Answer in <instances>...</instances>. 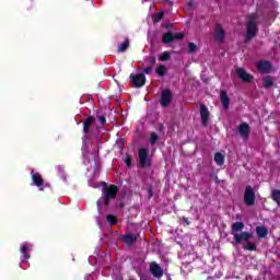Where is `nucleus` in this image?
Masks as SVG:
<instances>
[{
    "label": "nucleus",
    "instance_id": "f257e3e1",
    "mask_svg": "<svg viewBox=\"0 0 280 280\" xmlns=\"http://www.w3.org/2000/svg\"><path fill=\"white\" fill-rule=\"evenodd\" d=\"M117 186L110 185L108 188H105L104 198L100 199L97 202L98 209H101L102 205H108L110 200L117 196Z\"/></svg>",
    "mask_w": 280,
    "mask_h": 280
},
{
    "label": "nucleus",
    "instance_id": "f03ea898",
    "mask_svg": "<svg viewBox=\"0 0 280 280\" xmlns=\"http://www.w3.org/2000/svg\"><path fill=\"white\" fill-rule=\"evenodd\" d=\"M257 34V14L249 15V21L247 24V40L254 38Z\"/></svg>",
    "mask_w": 280,
    "mask_h": 280
},
{
    "label": "nucleus",
    "instance_id": "7ed1b4c3",
    "mask_svg": "<svg viewBox=\"0 0 280 280\" xmlns=\"http://www.w3.org/2000/svg\"><path fill=\"white\" fill-rule=\"evenodd\" d=\"M244 202L248 207H253V205H255V189L250 186L245 188Z\"/></svg>",
    "mask_w": 280,
    "mask_h": 280
},
{
    "label": "nucleus",
    "instance_id": "20e7f679",
    "mask_svg": "<svg viewBox=\"0 0 280 280\" xmlns=\"http://www.w3.org/2000/svg\"><path fill=\"white\" fill-rule=\"evenodd\" d=\"M152 165V160L150 159V150L141 149V167H150Z\"/></svg>",
    "mask_w": 280,
    "mask_h": 280
},
{
    "label": "nucleus",
    "instance_id": "39448f33",
    "mask_svg": "<svg viewBox=\"0 0 280 280\" xmlns=\"http://www.w3.org/2000/svg\"><path fill=\"white\" fill-rule=\"evenodd\" d=\"M150 272L156 279H161V277H163V268L154 261L150 264Z\"/></svg>",
    "mask_w": 280,
    "mask_h": 280
},
{
    "label": "nucleus",
    "instance_id": "423d86ee",
    "mask_svg": "<svg viewBox=\"0 0 280 280\" xmlns=\"http://www.w3.org/2000/svg\"><path fill=\"white\" fill-rule=\"evenodd\" d=\"M253 237L252 232H241L238 234H234V240L236 244H242V242H248Z\"/></svg>",
    "mask_w": 280,
    "mask_h": 280
},
{
    "label": "nucleus",
    "instance_id": "0eeeda50",
    "mask_svg": "<svg viewBox=\"0 0 280 280\" xmlns=\"http://www.w3.org/2000/svg\"><path fill=\"white\" fill-rule=\"evenodd\" d=\"M171 102H172V92H170V90H164L162 92L161 105L164 108H166V106H170Z\"/></svg>",
    "mask_w": 280,
    "mask_h": 280
},
{
    "label": "nucleus",
    "instance_id": "6e6552de",
    "mask_svg": "<svg viewBox=\"0 0 280 280\" xmlns=\"http://www.w3.org/2000/svg\"><path fill=\"white\" fill-rule=\"evenodd\" d=\"M238 132L243 139H248V136L250 135V127L248 124L243 122L238 126Z\"/></svg>",
    "mask_w": 280,
    "mask_h": 280
},
{
    "label": "nucleus",
    "instance_id": "1a4fd4ad",
    "mask_svg": "<svg viewBox=\"0 0 280 280\" xmlns=\"http://www.w3.org/2000/svg\"><path fill=\"white\" fill-rule=\"evenodd\" d=\"M257 68L261 73H270L272 66L268 61H259Z\"/></svg>",
    "mask_w": 280,
    "mask_h": 280
},
{
    "label": "nucleus",
    "instance_id": "9d476101",
    "mask_svg": "<svg viewBox=\"0 0 280 280\" xmlns=\"http://www.w3.org/2000/svg\"><path fill=\"white\" fill-rule=\"evenodd\" d=\"M236 73L238 78L243 80V82H250L253 80V75L248 74V72H246V70H244L243 68H238L236 70Z\"/></svg>",
    "mask_w": 280,
    "mask_h": 280
},
{
    "label": "nucleus",
    "instance_id": "9b49d317",
    "mask_svg": "<svg viewBox=\"0 0 280 280\" xmlns=\"http://www.w3.org/2000/svg\"><path fill=\"white\" fill-rule=\"evenodd\" d=\"M200 116H201L202 125L207 126V124H209V108H207V106L201 105V107H200Z\"/></svg>",
    "mask_w": 280,
    "mask_h": 280
},
{
    "label": "nucleus",
    "instance_id": "f8f14e48",
    "mask_svg": "<svg viewBox=\"0 0 280 280\" xmlns=\"http://www.w3.org/2000/svg\"><path fill=\"white\" fill-rule=\"evenodd\" d=\"M121 240L124 244H126L127 246H132V244L137 242V235L126 233L125 235L121 236Z\"/></svg>",
    "mask_w": 280,
    "mask_h": 280
},
{
    "label": "nucleus",
    "instance_id": "ddd939ff",
    "mask_svg": "<svg viewBox=\"0 0 280 280\" xmlns=\"http://www.w3.org/2000/svg\"><path fill=\"white\" fill-rule=\"evenodd\" d=\"M20 250L22 253V261H27V259H30V245L27 243H23L20 247Z\"/></svg>",
    "mask_w": 280,
    "mask_h": 280
},
{
    "label": "nucleus",
    "instance_id": "4468645a",
    "mask_svg": "<svg viewBox=\"0 0 280 280\" xmlns=\"http://www.w3.org/2000/svg\"><path fill=\"white\" fill-rule=\"evenodd\" d=\"M214 36L217 40H220V42L224 40V38L226 37V34L224 33V28H222L221 25L215 26Z\"/></svg>",
    "mask_w": 280,
    "mask_h": 280
},
{
    "label": "nucleus",
    "instance_id": "2eb2a0df",
    "mask_svg": "<svg viewBox=\"0 0 280 280\" xmlns=\"http://www.w3.org/2000/svg\"><path fill=\"white\" fill-rule=\"evenodd\" d=\"M221 97V104L223 108L229 109L231 106V100H229V95L226 94V91H222L220 94Z\"/></svg>",
    "mask_w": 280,
    "mask_h": 280
},
{
    "label": "nucleus",
    "instance_id": "dca6fc26",
    "mask_svg": "<svg viewBox=\"0 0 280 280\" xmlns=\"http://www.w3.org/2000/svg\"><path fill=\"white\" fill-rule=\"evenodd\" d=\"M262 84L265 89H270V86L275 85V78L267 75L262 79Z\"/></svg>",
    "mask_w": 280,
    "mask_h": 280
},
{
    "label": "nucleus",
    "instance_id": "f3484780",
    "mask_svg": "<svg viewBox=\"0 0 280 280\" xmlns=\"http://www.w3.org/2000/svg\"><path fill=\"white\" fill-rule=\"evenodd\" d=\"M244 229V223L242 222H235L232 225V235L235 237V234H240V231Z\"/></svg>",
    "mask_w": 280,
    "mask_h": 280
},
{
    "label": "nucleus",
    "instance_id": "a211bd4d",
    "mask_svg": "<svg viewBox=\"0 0 280 280\" xmlns=\"http://www.w3.org/2000/svg\"><path fill=\"white\" fill-rule=\"evenodd\" d=\"M32 180L36 185V187H43V177L38 173H34L32 175Z\"/></svg>",
    "mask_w": 280,
    "mask_h": 280
},
{
    "label": "nucleus",
    "instance_id": "6ab92c4d",
    "mask_svg": "<svg viewBox=\"0 0 280 280\" xmlns=\"http://www.w3.org/2000/svg\"><path fill=\"white\" fill-rule=\"evenodd\" d=\"M256 233L258 235V237H267L268 236V229H266L265 226H257L256 228Z\"/></svg>",
    "mask_w": 280,
    "mask_h": 280
},
{
    "label": "nucleus",
    "instance_id": "aec40b11",
    "mask_svg": "<svg viewBox=\"0 0 280 280\" xmlns=\"http://www.w3.org/2000/svg\"><path fill=\"white\" fill-rule=\"evenodd\" d=\"M132 79V85L139 89L141 86V74L130 75Z\"/></svg>",
    "mask_w": 280,
    "mask_h": 280
},
{
    "label": "nucleus",
    "instance_id": "412c9836",
    "mask_svg": "<svg viewBox=\"0 0 280 280\" xmlns=\"http://www.w3.org/2000/svg\"><path fill=\"white\" fill-rule=\"evenodd\" d=\"M214 162L221 167V165H224V155L222 153H215Z\"/></svg>",
    "mask_w": 280,
    "mask_h": 280
},
{
    "label": "nucleus",
    "instance_id": "4be33fe9",
    "mask_svg": "<svg viewBox=\"0 0 280 280\" xmlns=\"http://www.w3.org/2000/svg\"><path fill=\"white\" fill-rule=\"evenodd\" d=\"M93 121H95V118H93V117H89L84 121V127H83L84 132H89V128H91V125L93 124Z\"/></svg>",
    "mask_w": 280,
    "mask_h": 280
},
{
    "label": "nucleus",
    "instance_id": "5701e85b",
    "mask_svg": "<svg viewBox=\"0 0 280 280\" xmlns=\"http://www.w3.org/2000/svg\"><path fill=\"white\" fill-rule=\"evenodd\" d=\"M163 43H172L174 40V34L173 33H165L162 37Z\"/></svg>",
    "mask_w": 280,
    "mask_h": 280
},
{
    "label": "nucleus",
    "instance_id": "b1692460",
    "mask_svg": "<svg viewBox=\"0 0 280 280\" xmlns=\"http://www.w3.org/2000/svg\"><path fill=\"white\" fill-rule=\"evenodd\" d=\"M272 200L277 202L278 207H280V190H273L271 194Z\"/></svg>",
    "mask_w": 280,
    "mask_h": 280
},
{
    "label": "nucleus",
    "instance_id": "393cba45",
    "mask_svg": "<svg viewBox=\"0 0 280 280\" xmlns=\"http://www.w3.org/2000/svg\"><path fill=\"white\" fill-rule=\"evenodd\" d=\"M129 45H130V44L128 43V40L122 42V43L118 46V51H120V52L126 51V50L128 49Z\"/></svg>",
    "mask_w": 280,
    "mask_h": 280
},
{
    "label": "nucleus",
    "instance_id": "a878e982",
    "mask_svg": "<svg viewBox=\"0 0 280 280\" xmlns=\"http://www.w3.org/2000/svg\"><path fill=\"white\" fill-rule=\"evenodd\" d=\"M188 51L189 54H196V51H198V46L194 43H188Z\"/></svg>",
    "mask_w": 280,
    "mask_h": 280
},
{
    "label": "nucleus",
    "instance_id": "bb28decb",
    "mask_svg": "<svg viewBox=\"0 0 280 280\" xmlns=\"http://www.w3.org/2000/svg\"><path fill=\"white\" fill-rule=\"evenodd\" d=\"M107 222H108V224H112V225L117 224V218L113 214H108L107 215Z\"/></svg>",
    "mask_w": 280,
    "mask_h": 280
},
{
    "label": "nucleus",
    "instance_id": "cd10ccee",
    "mask_svg": "<svg viewBox=\"0 0 280 280\" xmlns=\"http://www.w3.org/2000/svg\"><path fill=\"white\" fill-rule=\"evenodd\" d=\"M163 16H165V13H164V12H159V13H156V14L154 15L153 21H154L155 23H159V21H161V20L163 19Z\"/></svg>",
    "mask_w": 280,
    "mask_h": 280
},
{
    "label": "nucleus",
    "instance_id": "c85d7f7f",
    "mask_svg": "<svg viewBox=\"0 0 280 280\" xmlns=\"http://www.w3.org/2000/svg\"><path fill=\"white\" fill-rule=\"evenodd\" d=\"M171 56L168 51H164L160 55V60L165 61V60H170Z\"/></svg>",
    "mask_w": 280,
    "mask_h": 280
},
{
    "label": "nucleus",
    "instance_id": "c756f323",
    "mask_svg": "<svg viewBox=\"0 0 280 280\" xmlns=\"http://www.w3.org/2000/svg\"><path fill=\"white\" fill-rule=\"evenodd\" d=\"M165 71H167V69L165 68V66H160V67L156 69L158 75H165Z\"/></svg>",
    "mask_w": 280,
    "mask_h": 280
},
{
    "label": "nucleus",
    "instance_id": "7c9ffc66",
    "mask_svg": "<svg viewBox=\"0 0 280 280\" xmlns=\"http://www.w3.org/2000/svg\"><path fill=\"white\" fill-rule=\"evenodd\" d=\"M246 250H257V246L253 243H247L245 245Z\"/></svg>",
    "mask_w": 280,
    "mask_h": 280
},
{
    "label": "nucleus",
    "instance_id": "2f4dec72",
    "mask_svg": "<svg viewBox=\"0 0 280 280\" xmlns=\"http://www.w3.org/2000/svg\"><path fill=\"white\" fill-rule=\"evenodd\" d=\"M155 141H159V136L153 132L151 133L150 143H154Z\"/></svg>",
    "mask_w": 280,
    "mask_h": 280
},
{
    "label": "nucleus",
    "instance_id": "473e14b6",
    "mask_svg": "<svg viewBox=\"0 0 280 280\" xmlns=\"http://www.w3.org/2000/svg\"><path fill=\"white\" fill-rule=\"evenodd\" d=\"M173 36H174V39L180 40L184 35L182 33H177V34H175Z\"/></svg>",
    "mask_w": 280,
    "mask_h": 280
},
{
    "label": "nucleus",
    "instance_id": "72a5a7b5",
    "mask_svg": "<svg viewBox=\"0 0 280 280\" xmlns=\"http://www.w3.org/2000/svg\"><path fill=\"white\" fill-rule=\"evenodd\" d=\"M98 120L101 124H106V118H104V116L98 117Z\"/></svg>",
    "mask_w": 280,
    "mask_h": 280
},
{
    "label": "nucleus",
    "instance_id": "f704fd0d",
    "mask_svg": "<svg viewBox=\"0 0 280 280\" xmlns=\"http://www.w3.org/2000/svg\"><path fill=\"white\" fill-rule=\"evenodd\" d=\"M143 84H145V75H141V86H143Z\"/></svg>",
    "mask_w": 280,
    "mask_h": 280
},
{
    "label": "nucleus",
    "instance_id": "c9c22d12",
    "mask_svg": "<svg viewBox=\"0 0 280 280\" xmlns=\"http://www.w3.org/2000/svg\"><path fill=\"white\" fill-rule=\"evenodd\" d=\"M148 194H149V198H152V187H149Z\"/></svg>",
    "mask_w": 280,
    "mask_h": 280
},
{
    "label": "nucleus",
    "instance_id": "e433bc0d",
    "mask_svg": "<svg viewBox=\"0 0 280 280\" xmlns=\"http://www.w3.org/2000/svg\"><path fill=\"white\" fill-rule=\"evenodd\" d=\"M126 165H128V167H130V158L126 159Z\"/></svg>",
    "mask_w": 280,
    "mask_h": 280
},
{
    "label": "nucleus",
    "instance_id": "4c0bfd02",
    "mask_svg": "<svg viewBox=\"0 0 280 280\" xmlns=\"http://www.w3.org/2000/svg\"><path fill=\"white\" fill-rule=\"evenodd\" d=\"M139 156H141V150L138 151Z\"/></svg>",
    "mask_w": 280,
    "mask_h": 280
},
{
    "label": "nucleus",
    "instance_id": "58836bf2",
    "mask_svg": "<svg viewBox=\"0 0 280 280\" xmlns=\"http://www.w3.org/2000/svg\"><path fill=\"white\" fill-rule=\"evenodd\" d=\"M185 222H186V224H189V221L187 219H185Z\"/></svg>",
    "mask_w": 280,
    "mask_h": 280
}]
</instances>
